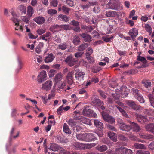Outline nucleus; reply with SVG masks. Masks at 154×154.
I'll return each mask as SVG.
<instances>
[{
  "label": "nucleus",
  "instance_id": "bb28decb",
  "mask_svg": "<svg viewBox=\"0 0 154 154\" xmlns=\"http://www.w3.org/2000/svg\"><path fill=\"white\" fill-rule=\"evenodd\" d=\"M59 148V146L58 145L55 143H53L51 144L49 149L50 150L55 152L57 151Z\"/></svg>",
  "mask_w": 154,
  "mask_h": 154
},
{
  "label": "nucleus",
  "instance_id": "0e129e2a",
  "mask_svg": "<svg viewBox=\"0 0 154 154\" xmlns=\"http://www.w3.org/2000/svg\"><path fill=\"white\" fill-rule=\"evenodd\" d=\"M107 128L109 129L116 132L117 130L115 127L110 125L108 124L107 125Z\"/></svg>",
  "mask_w": 154,
  "mask_h": 154
},
{
  "label": "nucleus",
  "instance_id": "9b49d317",
  "mask_svg": "<svg viewBox=\"0 0 154 154\" xmlns=\"http://www.w3.org/2000/svg\"><path fill=\"white\" fill-rule=\"evenodd\" d=\"M53 83L52 81L49 80L46 81L42 85V89L48 91L50 90L52 85Z\"/></svg>",
  "mask_w": 154,
  "mask_h": 154
},
{
  "label": "nucleus",
  "instance_id": "412c9836",
  "mask_svg": "<svg viewBox=\"0 0 154 154\" xmlns=\"http://www.w3.org/2000/svg\"><path fill=\"white\" fill-rule=\"evenodd\" d=\"M96 149L97 150L100 152H104L108 149V147L106 145H98L96 147Z\"/></svg>",
  "mask_w": 154,
  "mask_h": 154
},
{
  "label": "nucleus",
  "instance_id": "7ed1b4c3",
  "mask_svg": "<svg viewBox=\"0 0 154 154\" xmlns=\"http://www.w3.org/2000/svg\"><path fill=\"white\" fill-rule=\"evenodd\" d=\"M120 89L116 90L115 95L124 98L127 96L128 94V90L125 85H123L119 88Z\"/></svg>",
  "mask_w": 154,
  "mask_h": 154
},
{
  "label": "nucleus",
  "instance_id": "f257e3e1",
  "mask_svg": "<svg viewBox=\"0 0 154 154\" xmlns=\"http://www.w3.org/2000/svg\"><path fill=\"white\" fill-rule=\"evenodd\" d=\"M66 63L70 67L75 66L74 68H77L79 66L78 63V60L74 58L72 55H69L67 57L65 60Z\"/></svg>",
  "mask_w": 154,
  "mask_h": 154
},
{
  "label": "nucleus",
  "instance_id": "c85d7f7f",
  "mask_svg": "<svg viewBox=\"0 0 154 154\" xmlns=\"http://www.w3.org/2000/svg\"><path fill=\"white\" fill-rule=\"evenodd\" d=\"M145 128L148 131L154 133V124H148L145 126Z\"/></svg>",
  "mask_w": 154,
  "mask_h": 154
},
{
  "label": "nucleus",
  "instance_id": "49530a36",
  "mask_svg": "<svg viewBox=\"0 0 154 154\" xmlns=\"http://www.w3.org/2000/svg\"><path fill=\"white\" fill-rule=\"evenodd\" d=\"M135 98L140 103H143L144 102V99L143 98L142 96H141L140 94L138 96H137Z\"/></svg>",
  "mask_w": 154,
  "mask_h": 154
},
{
  "label": "nucleus",
  "instance_id": "e2e57ef3",
  "mask_svg": "<svg viewBox=\"0 0 154 154\" xmlns=\"http://www.w3.org/2000/svg\"><path fill=\"white\" fill-rule=\"evenodd\" d=\"M56 73V70L54 69H51L49 73V76L50 77H53L55 74Z\"/></svg>",
  "mask_w": 154,
  "mask_h": 154
},
{
  "label": "nucleus",
  "instance_id": "603ef678",
  "mask_svg": "<svg viewBox=\"0 0 154 154\" xmlns=\"http://www.w3.org/2000/svg\"><path fill=\"white\" fill-rule=\"evenodd\" d=\"M137 60L138 61L143 62V63L144 64L147 63V61L146 59L143 57L139 56L137 57Z\"/></svg>",
  "mask_w": 154,
  "mask_h": 154
},
{
  "label": "nucleus",
  "instance_id": "ea45409f",
  "mask_svg": "<svg viewBox=\"0 0 154 154\" xmlns=\"http://www.w3.org/2000/svg\"><path fill=\"white\" fill-rule=\"evenodd\" d=\"M72 42L75 45H78L80 42L79 36L77 35L74 36Z\"/></svg>",
  "mask_w": 154,
  "mask_h": 154
},
{
  "label": "nucleus",
  "instance_id": "2f4dec72",
  "mask_svg": "<svg viewBox=\"0 0 154 154\" xmlns=\"http://www.w3.org/2000/svg\"><path fill=\"white\" fill-rule=\"evenodd\" d=\"M63 130V131L66 133L70 134L71 133L68 126L66 123L64 124Z\"/></svg>",
  "mask_w": 154,
  "mask_h": 154
},
{
  "label": "nucleus",
  "instance_id": "de8ad7c7",
  "mask_svg": "<svg viewBox=\"0 0 154 154\" xmlns=\"http://www.w3.org/2000/svg\"><path fill=\"white\" fill-rule=\"evenodd\" d=\"M62 25H55L53 26V28L55 29L57 31H61L62 30Z\"/></svg>",
  "mask_w": 154,
  "mask_h": 154
},
{
  "label": "nucleus",
  "instance_id": "a19ab883",
  "mask_svg": "<svg viewBox=\"0 0 154 154\" xmlns=\"http://www.w3.org/2000/svg\"><path fill=\"white\" fill-rule=\"evenodd\" d=\"M96 101L97 102V105L101 109L103 110L105 109V108L103 106L104 103L102 101L99 99L96 100Z\"/></svg>",
  "mask_w": 154,
  "mask_h": 154
},
{
  "label": "nucleus",
  "instance_id": "ddd939ff",
  "mask_svg": "<svg viewBox=\"0 0 154 154\" xmlns=\"http://www.w3.org/2000/svg\"><path fill=\"white\" fill-rule=\"evenodd\" d=\"M74 75V72L72 71L68 73L66 77V79L67 80L68 84L69 85H71L73 82V76Z\"/></svg>",
  "mask_w": 154,
  "mask_h": 154
},
{
  "label": "nucleus",
  "instance_id": "a211bd4d",
  "mask_svg": "<svg viewBox=\"0 0 154 154\" xmlns=\"http://www.w3.org/2000/svg\"><path fill=\"white\" fill-rule=\"evenodd\" d=\"M130 124V126L131 127V129L133 130L134 131L138 132L139 131L140 128L137 124L134 122H131V121H128Z\"/></svg>",
  "mask_w": 154,
  "mask_h": 154
},
{
  "label": "nucleus",
  "instance_id": "6e6d98bb",
  "mask_svg": "<svg viewBox=\"0 0 154 154\" xmlns=\"http://www.w3.org/2000/svg\"><path fill=\"white\" fill-rule=\"evenodd\" d=\"M45 32V30L44 29L40 28L37 30L36 32L39 35H42Z\"/></svg>",
  "mask_w": 154,
  "mask_h": 154
},
{
  "label": "nucleus",
  "instance_id": "4be33fe9",
  "mask_svg": "<svg viewBox=\"0 0 154 154\" xmlns=\"http://www.w3.org/2000/svg\"><path fill=\"white\" fill-rule=\"evenodd\" d=\"M55 58V57L53 54L51 53L46 56L45 59V62L46 63L51 62Z\"/></svg>",
  "mask_w": 154,
  "mask_h": 154
},
{
  "label": "nucleus",
  "instance_id": "a18cd8bd",
  "mask_svg": "<svg viewBox=\"0 0 154 154\" xmlns=\"http://www.w3.org/2000/svg\"><path fill=\"white\" fill-rule=\"evenodd\" d=\"M48 13L51 16L56 14L57 13V11L54 9H50L47 11Z\"/></svg>",
  "mask_w": 154,
  "mask_h": 154
},
{
  "label": "nucleus",
  "instance_id": "c9c22d12",
  "mask_svg": "<svg viewBox=\"0 0 154 154\" xmlns=\"http://www.w3.org/2000/svg\"><path fill=\"white\" fill-rule=\"evenodd\" d=\"M125 147H121L117 148L116 149V154H124Z\"/></svg>",
  "mask_w": 154,
  "mask_h": 154
},
{
  "label": "nucleus",
  "instance_id": "f03ea898",
  "mask_svg": "<svg viewBox=\"0 0 154 154\" xmlns=\"http://www.w3.org/2000/svg\"><path fill=\"white\" fill-rule=\"evenodd\" d=\"M108 9L119 11L122 9V6L119 3L115 0H110L106 5Z\"/></svg>",
  "mask_w": 154,
  "mask_h": 154
},
{
  "label": "nucleus",
  "instance_id": "4d7b16f0",
  "mask_svg": "<svg viewBox=\"0 0 154 154\" xmlns=\"http://www.w3.org/2000/svg\"><path fill=\"white\" fill-rule=\"evenodd\" d=\"M83 54L84 52L82 51H79L75 53L74 56L76 58H80Z\"/></svg>",
  "mask_w": 154,
  "mask_h": 154
},
{
  "label": "nucleus",
  "instance_id": "dca6fc26",
  "mask_svg": "<svg viewBox=\"0 0 154 154\" xmlns=\"http://www.w3.org/2000/svg\"><path fill=\"white\" fill-rule=\"evenodd\" d=\"M129 35L132 38H135L138 34V31L135 28H133L129 30Z\"/></svg>",
  "mask_w": 154,
  "mask_h": 154
},
{
  "label": "nucleus",
  "instance_id": "b1692460",
  "mask_svg": "<svg viewBox=\"0 0 154 154\" xmlns=\"http://www.w3.org/2000/svg\"><path fill=\"white\" fill-rule=\"evenodd\" d=\"M63 79V75L61 73H58L55 76L54 80V83L57 84L58 82L60 81Z\"/></svg>",
  "mask_w": 154,
  "mask_h": 154
},
{
  "label": "nucleus",
  "instance_id": "393cba45",
  "mask_svg": "<svg viewBox=\"0 0 154 154\" xmlns=\"http://www.w3.org/2000/svg\"><path fill=\"white\" fill-rule=\"evenodd\" d=\"M108 137L110 138L114 142H116L117 140V138L115 133L110 132L108 134Z\"/></svg>",
  "mask_w": 154,
  "mask_h": 154
},
{
  "label": "nucleus",
  "instance_id": "680f3d73",
  "mask_svg": "<svg viewBox=\"0 0 154 154\" xmlns=\"http://www.w3.org/2000/svg\"><path fill=\"white\" fill-rule=\"evenodd\" d=\"M50 4L53 7H57L58 4V2L57 0H51Z\"/></svg>",
  "mask_w": 154,
  "mask_h": 154
},
{
  "label": "nucleus",
  "instance_id": "37998d69",
  "mask_svg": "<svg viewBox=\"0 0 154 154\" xmlns=\"http://www.w3.org/2000/svg\"><path fill=\"white\" fill-rule=\"evenodd\" d=\"M62 9L63 11L66 14L68 13L70 10V8L67 7L64 5H63L62 6Z\"/></svg>",
  "mask_w": 154,
  "mask_h": 154
},
{
  "label": "nucleus",
  "instance_id": "e433bc0d",
  "mask_svg": "<svg viewBox=\"0 0 154 154\" xmlns=\"http://www.w3.org/2000/svg\"><path fill=\"white\" fill-rule=\"evenodd\" d=\"M88 44L87 43H84L80 45L78 48V49L79 51H83L87 47H88Z\"/></svg>",
  "mask_w": 154,
  "mask_h": 154
},
{
  "label": "nucleus",
  "instance_id": "a878e982",
  "mask_svg": "<svg viewBox=\"0 0 154 154\" xmlns=\"http://www.w3.org/2000/svg\"><path fill=\"white\" fill-rule=\"evenodd\" d=\"M137 119L138 121L141 123L146 122L148 120V119L146 116H143L141 115H137Z\"/></svg>",
  "mask_w": 154,
  "mask_h": 154
},
{
  "label": "nucleus",
  "instance_id": "3c124183",
  "mask_svg": "<svg viewBox=\"0 0 154 154\" xmlns=\"http://www.w3.org/2000/svg\"><path fill=\"white\" fill-rule=\"evenodd\" d=\"M133 94L134 95L135 97H137L140 94V93L138 90L137 89H133L132 90Z\"/></svg>",
  "mask_w": 154,
  "mask_h": 154
},
{
  "label": "nucleus",
  "instance_id": "58836bf2",
  "mask_svg": "<svg viewBox=\"0 0 154 154\" xmlns=\"http://www.w3.org/2000/svg\"><path fill=\"white\" fill-rule=\"evenodd\" d=\"M65 2L70 7H73L76 4L75 2L73 0H65Z\"/></svg>",
  "mask_w": 154,
  "mask_h": 154
},
{
  "label": "nucleus",
  "instance_id": "9d476101",
  "mask_svg": "<svg viewBox=\"0 0 154 154\" xmlns=\"http://www.w3.org/2000/svg\"><path fill=\"white\" fill-rule=\"evenodd\" d=\"M72 145L75 149L78 150L85 149L87 147L86 144L78 142H74Z\"/></svg>",
  "mask_w": 154,
  "mask_h": 154
},
{
  "label": "nucleus",
  "instance_id": "864d4df0",
  "mask_svg": "<svg viewBox=\"0 0 154 154\" xmlns=\"http://www.w3.org/2000/svg\"><path fill=\"white\" fill-rule=\"evenodd\" d=\"M144 112L148 115H152L154 114L153 111L150 109H145Z\"/></svg>",
  "mask_w": 154,
  "mask_h": 154
},
{
  "label": "nucleus",
  "instance_id": "423d86ee",
  "mask_svg": "<svg viewBox=\"0 0 154 154\" xmlns=\"http://www.w3.org/2000/svg\"><path fill=\"white\" fill-rule=\"evenodd\" d=\"M47 75L45 71H42L38 74L37 78L38 82L41 84L46 79Z\"/></svg>",
  "mask_w": 154,
  "mask_h": 154
},
{
  "label": "nucleus",
  "instance_id": "20e7f679",
  "mask_svg": "<svg viewBox=\"0 0 154 154\" xmlns=\"http://www.w3.org/2000/svg\"><path fill=\"white\" fill-rule=\"evenodd\" d=\"M11 14L13 17V18L11 19V20L15 24V30H19L21 31H23V29L22 27L21 26H19V22L20 20L16 18V14L14 12H12Z\"/></svg>",
  "mask_w": 154,
  "mask_h": 154
},
{
  "label": "nucleus",
  "instance_id": "4468645a",
  "mask_svg": "<svg viewBox=\"0 0 154 154\" xmlns=\"http://www.w3.org/2000/svg\"><path fill=\"white\" fill-rule=\"evenodd\" d=\"M119 12L115 11H108L106 12V16L108 17L118 18L119 16Z\"/></svg>",
  "mask_w": 154,
  "mask_h": 154
},
{
  "label": "nucleus",
  "instance_id": "13d9d810",
  "mask_svg": "<svg viewBox=\"0 0 154 154\" xmlns=\"http://www.w3.org/2000/svg\"><path fill=\"white\" fill-rule=\"evenodd\" d=\"M19 9L21 11V12L25 14L26 11V7L23 5H21L19 7Z\"/></svg>",
  "mask_w": 154,
  "mask_h": 154
},
{
  "label": "nucleus",
  "instance_id": "72a5a7b5",
  "mask_svg": "<svg viewBox=\"0 0 154 154\" xmlns=\"http://www.w3.org/2000/svg\"><path fill=\"white\" fill-rule=\"evenodd\" d=\"M27 15L29 17H31L32 16L34 13V11L32 7L30 6H29L27 8Z\"/></svg>",
  "mask_w": 154,
  "mask_h": 154
},
{
  "label": "nucleus",
  "instance_id": "69168bd1",
  "mask_svg": "<svg viewBox=\"0 0 154 154\" xmlns=\"http://www.w3.org/2000/svg\"><path fill=\"white\" fill-rule=\"evenodd\" d=\"M66 81L61 82L60 85H59L58 86V88L59 89H63L65 88V86L66 85Z\"/></svg>",
  "mask_w": 154,
  "mask_h": 154
},
{
  "label": "nucleus",
  "instance_id": "39448f33",
  "mask_svg": "<svg viewBox=\"0 0 154 154\" xmlns=\"http://www.w3.org/2000/svg\"><path fill=\"white\" fill-rule=\"evenodd\" d=\"M83 115L88 117H97V114L94 111L89 109L88 106H85L84 107L83 112Z\"/></svg>",
  "mask_w": 154,
  "mask_h": 154
},
{
  "label": "nucleus",
  "instance_id": "09e8293b",
  "mask_svg": "<svg viewBox=\"0 0 154 154\" xmlns=\"http://www.w3.org/2000/svg\"><path fill=\"white\" fill-rule=\"evenodd\" d=\"M63 105H62L60 107H59L57 109V113L58 115H61L63 112Z\"/></svg>",
  "mask_w": 154,
  "mask_h": 154
},
{
  "label": "nucleus",
  "instance_id": "6e6552de",
  "mask_svg": "<svg viewBox=\"0 0 154 154\" xmlns=\"http://www.w3.org/2000/svg\"><path fill=\"white\" fill-rule=\"evenodd\" d=\"M118 123L120 129L122 131L128 132L131 129V127L130 125H127L122 121H119Z\"/></svg>",
  "mask_w": 154,
  "mask_h": 154
},
{
  "label": "nucleus",
  "instance_id": "338daca9",
  "mask_svg": "<svg viewBox=\"0 0 154 154\" xmlns=\"http://www.w3.org/2000/svg\"><path fill=\"white\" fill-rule=\"evenodd\" d=\"M124 154H133L132 151L129 149L125 148Z\"/></svg>",
  "mask_w": 154,
  "mask_h": 154
},
{
  "label": "nucleus",
  "instance_id": "c756f323",
  "mask_svg": "<svg viewBox=\"0 0 154 154\" xmlns=\"http://www.w3.org/2000/svg\"><path fill=\"white\" fill-rule=\"evenodd\" d=\"M112 96L117 104L121 106L122 107H123L124 106V104L123 103L118 100L119 99V96H116L115 95V94H112Z\"/></svg>",
  "mask_w": 154,
  "mask_h": 154
},
{
  "label": "nucleus",
  "instance_id": "2eb2a0df",
  "mask_svg": "<svg viewBox=\"0 0 154 154\" xmlns=\"http://www.w3.org/2000/svg\"><path fill=\"white\" fill-rule=\"evenodd\" d=\"M127 104L134 110H137L140 109V106L136 104L133 101L131 100L128 101L127 103Z\"/></svg>",
  "mask_w": 154,
  "mask_h": 154
},
{
  "label": "nucleus",
  "instance_id": "0eeeda50",
  "mask_svg": "<svg viewBox=\"0 0 154 154\" xmlns=\"http://www.w3.org/2000/svg\"><path fill=\"white\" fill-rule=\"evenodd\" d=\"M102 115L104 120L106 121L111 124L115 122V120L112 116L103 112H102Z\"/></svg>",
  "mask_w": 154,
  "mask_h": 154
},
{
  "label": "nucleus",
  "instance_id": "052dcab7",
  "mask_svg": "<svg viewBox=\"0 0 154 154\" xmlns=\"http://www.w3.org/2000/svg\"><path fill=\"white\" fill-rule=\"evenodd\" d=\"M109 85L110 86L113 88L117 85V84L115 81H112L109 82Z\"/></svg>",
  "mask_w": 154,
  "mask_h": 154
},
{
  "label": "nucleus",
  "instance_id": "1a4fd4ad",
  "mask_svg": "<svg viewBox=\"0 0 154 154\" xmlns=\"http://www.w3.org/2000/svg\"><path fill=\"white\" fill-rule=\"evenodd\" d=\"M74 118L76 119L79 120L82 123L89 125H92L91 122L90 121L89 119L82 116L76 115L74 116Z\"/></svg>",
  "mask_w": 154,
  "mask_h": 154
},
{
  "label": "nucleus",
  "instance_id": "bf43d9fd",
  "mask_svg": "<svg viewBox=\"0 0 154 154\" xmlns=\"http://www.w3.org/2000/svg\"><path fill=\"white\" fill-rule=\"evenodd\" d=\"M40 97L42 98L44 103L45 104H46L47 103L48 101V100L50 99L51 98L50 95H49L48 98V99L46 98L44 96H41Z\"/></svg>",
  "mask_w": 154,
  "mask_h": 154
},
{
  "label": "nucleus",
  "instance_id": "4c0bfd02",
  "mask_svg": "<svg viewBox=\"0 0 154 154\" xmlns=\"http://www.w3.org/2000/svg\"><path fill=\"white\" fill-rule=\"evenodd\" d=\"M142 83L146 88L150 87L151 85V82L145 79L143 80L142 82Z\"/></svg>",
  "mask_w": 154,
  "mask_h": 154
},
{
  "label": "nucleus",
  "instance_id": "cd10ccee",
  "mask_svg": "<svg viewBox=\"0 0 154 154\" xmlns=\"http://www.w3.org/2000/svg\"><path fill=\"white\" fill-rule=\"evenodd\" d=\"M76 137L78 140L81 141H85V133L77 134Z\"/></svg>",
  "mask_w": 154,
  "mask_h": 154
},
{
  "label": "nucleus",
  "instance_id": "c03bdc74",
  "mask_svg": "<svg viewBox=\"0 0 154 154\" xmlns=\"http://www.w3.org/2000/svg\"><path fill=\"white\" fill-rule=\"evenodd\" d=\"M148 96L149 98L151 106L154 107V98L153 97L152 95L151 94H149Z\"/></svg>",
  "mask_w": 154,
  "mask_h": 154
},
{
  "label": "nucleus",
  "instance_id": "774afa93",
  "mask_svg": "<svg viewBox=\"0 0 154 154\" xmlns=\"http://www.w3.org/2000/svg\"><path fill=\"white\" fill-rule=\"evenodd\" d=\"M118 138L119 140L123 141H125L127 140V139L122 134L119 135Z\"/></svg>",
  "mask_w": 154,
  "mask_h": 154
},
{
  "label": "nucleus",
  "instance_id": "79ce46f5",
  "mask_svg": "<svg viewBox=\"0 0 154 154\" xmlns=\"http://www.w3.org/2000/svg\"><path fill=\"white\" fill-rule=\"evenodd\" d=\"M67 45L66 43H62L58 45V47L60 49L62 50H64L67 48Z\"/></svg>",
  "mask_w": 154,
  "mask_h": 154
},
{
  "label": "nucleus",
  "instance_id": "7c9ffc66",
  "mask_svg": "<svg viewBox=\"0 0 154 154\" xmlns=\"http://www.w3.org/2000/svg\"><path fill=\"white\" fill-rule=\"evenodd\" d=\"M134 146L137 149H146L145 146L142 144L135 143Z\"/></svg>",
  "mask_w": 154,
  "mask_h": 154
},
{
  "label": "nucleus",
  "instance_id": "f704fd0d",
  "mask_svg": "<svg viewBox=\"0 0 154 154\" xmlns=\"http://www.w3.org/2000/svg\"><path fill=\"white\" fill-rule=\"evenodd\" d=\"M58 18L60 20H63L66 22L69 20L68 17L66 15H63L62 14L58 16Z\"/></svg>",
  "mask_w": 154,
  "mask_h": 154
},
{
  "label": "nucleus",
  "instance_id": "473e14b6",
  "mask_svg": "<svg viewBox=\"0 0 154 154\" xmlns=\"http://www.w3.org/2000/svg\"><path fill=\"white\" fill-rule=\"evenodd\" d=\"M44 43L43 42H40L37 46L35 51L38 54H39L41 51V49L44 46Z\"/></svg>",
  "mask_w": 154,
  "mask_h": 154
},
{
  "label": "nucleus",
  "instance_id": "5fc2aeb1",
  "mask_svg": "<svg viewBox=\"0 0 154 154\" xmlns=\"http://www.w3.org/2000/svg\"><path fill=\"white\" fill-rule=\"evenodd\" d=\"M21 19L23 22L26 23L25 25H28L29 20L27 17L26 16L22 17H21Z\"/></svg>",
  "mask_w": 154,
  "mask_h": 154
},
{
  "label": "nucleus",
  "instance_id": "f3484780",
  "mask_svg": "<svg viewBox=\"0 0 154 154\" xmlns=\"http://www.w3.org/2000/svg\"><path fill=\"white\" fill-rule=\"evenodd\" d=\"M85 74L83 72H76L75 74V77L76 79L80 81L83 80V78Z\"/></svg>",
  "mask_w": 154,
  "mask_h": 154
},
{
  "label": "nucleus",
  "instance_id": "f8f14e48",
  "mask_svg": "<svg viewBox=\"0 0 154 154\" xmlns=\"http://www.w3.org/2000/svg\"><path fill=\"white\" fill-rule=\"evenodd\" d=\"M85 142H91L94 141L97 139L94 135L93 133H85Z\"/></svg>",
  "mask_w": 154,
  "mask_h": 154
},
{
  "label": "nucleus",
  "instance_id": "aec40b11",
  "mask_svg": "<svg viewBox=\"0 0 154 154\" xmlns=\"http://www.w3.org/2000/svg\"><path fill=\"white\" fill-rule=\"evenodd\" d=\"M80 35L86 42H90L91 41V37L87 33H82V34H80Z\"/></svg>",
  "mask_w": 154,
  "mask_h": 154
},
{
  "label": "nucleus",
  "instance_id": "8fccbe9b",
  "mask_svg": "<svg viewBox=\"0 0 154 154\" xmlns=\"http://www.w3.org/2000/svg\"><path fill=\"white\" fill-rule=\"evenodd\" d=\"M92 53V49L90 47L88 48L86 50V56H89Z\"/></svg>",
  "mask_w": 154,
  "mask_h": 154
},
{
  "label": "nucleus",
  "instance_id": "6ab92c4d",
  "mask_svg": "<svg viewBox=\"0 0 154 154\" xmlns=\"http://www.w3.org/2000/svg\"><path fill=\"white\" fill-rule=\"evenodd\" d=\"M33 20L38 24H42L44 23L45 20L44 17L42 16H38L35 17L33 19Z\"/></svg>",
  "mask_w": 154,
  "mask_h": 154
},
{
  "label": "nucleus",
  "instance_id": "5701e85b",
  "mask_svg": "<svg viewBox=\"0 0 154 154\" xmlns=\"http://www.w3.org/2000/svg\"><path fill=\"white\" fill-rule=\"evenodd\" d=\"M94 123L95 126L99 130H102L103 129V125L102 123L97 120H94Z\"/></svg>",
  "mask_w": 154,
  "mask_h": 154
}]
</instances>
